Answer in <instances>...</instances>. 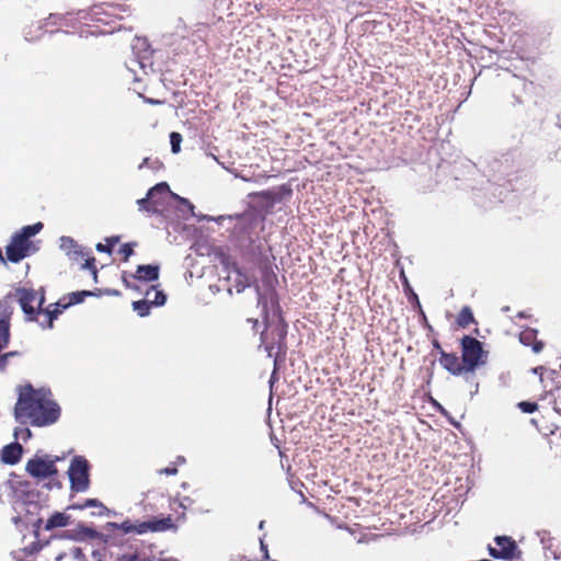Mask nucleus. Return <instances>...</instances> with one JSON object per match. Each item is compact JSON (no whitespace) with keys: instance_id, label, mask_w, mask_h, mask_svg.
I'll use <instances>...</instances> for the list:
<instances>
[{"instance_id":"2","label":"nucleus","mask_w":561,"mask_h":561,"mask_svg":"<svg viewBox=\"0 0 561 561\" xmlns=\"http://www.w3.org/2000/svg\"><path fill=\"white\" fill-rule=\"evenodd\" d=\"M167 194H170L179 203L185 205L191 211L192 216H195L194 205L187 198L181 197L180 195L171 192L169 185L165 182L158 183L151 190H149L146 198L138 199L137 203L139 208L141 210L152 213L157 211L158 207L163 203L162 196H165Z\"/></svg>"},{"instance_id":"34","label":"nucleus","mask_w":561,"mask_h":561,"mask_svg":"<svg viewBox=\"0 0 561 561\" xmlns=\"http://www.w3.org/2000/svg\"><path fill=\"white\" fill-rule=\"evenodd\" d=\"M186 501H188V497H184L183 502H181V506H182L183 508H185V507H186Z\"/></svg>"},{"instance_id":"4","label":"nucleus","mask_w":561,"mask_h":561,"mask_svg":"<svg viewBox=\"0 0 561 561\" xmlns=\"http://www.w3.org/2000/svg\"><path fill=\"white\" fill-rule=\"evenodd\" d=\"M59 460L58 457L53 459L48 455H35L26 462L25 469L30 476L35 479H54L57 474L55 462Z\"/></svg>"},{"instance_id":"19","label":"nucleus","mask_w":561,"mask_h":561,"mask_svg":"<svg viewBox=\"0 0 561 561\" xmlns=\"http://www.w3.org/2000/svg\"><path fill=\"white\" fill-rule=\"evenodd\" d=\"M150 304L147 301V299L145 300H139V301H135L133 304V307H134V310L140 316V317H145L149 313L150 311Z\"/></svg>"},{"instance_id":"27","label":"nucleus","mask_w":561,"mask_h":561,"mask_svg":"<svg viewBox=\"0 0 561 561\" xmlns=\"http://www.w3.org/2000/svg\"><path fill=\"white\" fill-rule=\"evenodd\" d=\"M519 408L526 413H533L536 410L537 404L530 402H520Z\"/></svg>"},{"instance_id":"30","label":"nucleus","mask_w":561,"mask_h":561,"mask_svg":"<svg viewBox=\"0 0 561 561\" xmlns=\"http://www.w3.org/2000/svg\"><path fill=\"white\" fill-rule=\"evenodd\" d=\"M176 472V468H164L159 471L160 474H175Z\"/></svg>"},{"instance_id":"10","label":"nucleus","mask_w":561,"mask_h":561,"mask_svg":"<svg viewBox=\"0 0 561 561\" xmlns=\"http://www.w3.org/2000/svg\"><path fill=\"white\" fill-rule=\"evenodd\" d=\"M22 455V447L20 444H10L2 449L1 459L5 463H16Z\"/></svg>"},{"instance_id":"8","label":"nucleus","mask_w":561,"mask_h":561,"mask_svg":"<svg viewBox=\"0 0 561 561\" xmlns=\"http://www.w3.org/2000/svg\"><path fill=\"white\" fill-rule=\"evenodd\" d=\"M517 547L508 537H496L495 546L489 548L490 554L496 559H513Z\"/></svg>"},{"instance_id":"24","label":"nucleus","mask_w":561,"mask_h":561,"mask_svg":"<svg viewBox=\"0 0 561 561\" xmlns=\"http://www.w3.org/2000/svg\"><path fill=\"white\" fill-rule=\"evenodd\" d=\"M61 312V310L58 308V305L55 307L54 310H48L46 312V317L48 318V327H53V320L57 318L58 313Z\"/></svg>"},{"instance_id":"16","label":"nucleus","mask_w":561,"mask_h":561,"mask_svg":"<svg viewBox=\"0 0 561 561\" xmlns=\"http://www.w3.org/2000/svg\"><path fill=\"white\" fill-rule=\"evenodd\" d=\"M59 247L67 254L79 253L77 243L70 237H61L59 240Z\"/></svg>"},{"instance_id":"33","label":"nucleus","mask_w":561,"mask_h":561,"mask_svg":"<svg viewBox=\"0 0 561 561\" xmlns=\"http://www.w3.org/2000/svg\"><path fill=\"white\" fill-rule=\"evenodd\" d=\"M92 556H93V558L95 559V561H101V554H100V552H98V551H93V552H92Z\"/></svg>"},{"instance_id":"26","label":"nucleus","mask_w":561,"mask_h":561,"mask_svg":"<svg viewBox=\"0 0 561 561\" xmlns=\"http://www.w3.org/2000/svg\"><path fill=\"white\" fill-rule=\"evenodd\" d=\"M91 293L90 291H81V293H73L71 295V300H70V304H79L82 301V298L84 296H90Z\"/></svg>"},{"instance_id":"15","label":"nucleus","mask_w":561,"mask_h":561,"mask_svg":"<svg viewBox=\"0 0 561 561\" xmlns=\"http://www.w3.org/2000/svg\"><path fill=\"white\" fill-rule=\"evenodd\" d=\"M69 522V516L65 513H55L53 514L47 523H46V529H53L57 527H64L67 526Z\"/></svg>"},{"instance_id":"11","label":"nucleus","mask_w":561,"mask_h":561,"mask_svg":"<svg viewBox=\"0 0 561 561\" xmlns=\"http://www.w3.org/2000/svg\"><path fill=\"white\" fill-rule=\"evenodd\" d=\"M134 277L145 282L156 280L159 277V266L139 265Z\"/></svg>"},{"instance_id":"35","label":"nucleus","mask_w":561,"mask_h":561,"mask_svg":"<svg viewBox=\"0 0 561 561\" xmlns=\"http://www.w3.org/2000/svg\"><path fill=\"white\" fill-rule=\"evenodd\" d=\"M259 528H260V529H263V528H264V522H263V520L260 523Z\"/></svg>"},{"instance_id":"32","label":"nucleus","mask_w":561,"mask_h":561,"mask_svg":"<svg viewBox=\"0 0 561 561\" xmlns=\"http://www.w3.org/2000/svg\"><path fill=\"white\" fill-rule=\"evenodd\" d=\"M261 549L264 551L265 553V558H268V552H267V549H266V546L264 545L263 540L261 539Z\"/></svg>"},{"instance_id":"22","label":"nucleus","mask_w":561,"mask_h":561,"mask_svg":"<svg viewBox=\"0 0 561 561\" xmlns=\"http://www.w3.org/2000/svg\"><path fill=\"white\" fill-rule=\"evenodd\" d=\"M82 507H96L99 508L98 515H103L106 511V507L95 499L87 500Z\"/></svg>"},{"instance_id":"9","label":"nucleus","mask_w":561,"mask_h":561,"mask_svg":"<svg viewBox=\"0 0 561 561\" xmlns=\"http://www.w3.org/2000/svg\"><path fill=\"white\" fill-rule=\"evenodd\" d=\"M169 529H176L171 517L139 523V534L148 531H164Z\"/></svg>"},{"instance_id":"7","label":"nucleus","mask_w":561,"mask_h":561,"mask_svg":"<svg viewBox=\"0 0 561 561\" xmlns=\"http://www.w3.org/2000/svg\"><path fill=\"white\" fill-rule=\"evenodd\" d=\"M16 295L23 311L27 316L34 314L35 310L44 302V297L38 296V294L33 289L22 288L18 290Z\"/></svg>"},{"instance_id":"29","label":"nucleus","mask_w":561,"mask_h":561,"mask_svg":"<svg viewBox=\"0 0 561 561\" xmlns=\"http://www.w3.org/2000/svg\"><path fill=\"white\" fill-rule=\"evenodd\" d=\"M93 264H94V259L87 260V262L84 264V267L91 268L92 273H93V276L96 277V270H95Z\"/></svg>"},{"instance_id":"25","label":"nucleus","mask_w":561,"mask_h":561,"mask_svg":"<svg viewBox=\"0 0 561 561\" xmlns=\"http://www.w3.org/2000/svg\"><path fill=\"white\" fill-rule=\"evenodd\" d=\"M535 332L534 331H524L520 333L519 340L523 344L528 345L534 337Z\"/></svg>"},{"instance_id":"31","label":"nucleus","mask_w":561,"mask_h":561,"mask_svg":"<svg viewBox=\"0 0 561 561\" xmlns=\"http://www.w3.org/2000/svg\"><path fill=\"white\" fill-rule=\"evenodd\" d=\"M542 347H543L542 343L538 342V343L534 344L533 350L535 353H539L542 350Z\"/></svg>"},{"instance_id":"14","label":"nucleus","mask_w":561,"mask_h":561,"mask_svg":"<svg viewBox=\"0 0 561 561\" xmlns=\"http://www.w3.org/2000/svg\"><path fill=\"white\" fill-rule=\"evenodd\" d=\"M146 299L152 306H162L165 302V295L163 291L158 290L154 286H152L149 290L146 291Z\"/></svg>"},{"instance_id":"1","label":"nucleus","mask_w":561,"mask_h":561,"mask_svg":"<svg viewBox=\"0 0 561 561\" xmlns=\"http://www.w3.org/2000/svg\"><path fill=\"white\" fill-rule=\"evenodd\" d=\"M60 409L46 389H34L31 385L19 387V398L14 408V416L22 424L46 426L55 423Z\"/></svg>"},{"instance_id":"13","label":"nucleus","mask_w":561,"mask_h":561,"mask_svg":"<svg viewBox=\"0 0 561 561\" xmlns=\"http://www.w3.org/2000/svg\"><path fill=\"white\" fill-rule=\"evenodd\" d=\"M56 561H85L83 548L71 546L67 551L58 554Z\"/></svg>"},{"instance_id":"6","label":"nucleus","mask_w":561,"mask_h":561,"mask_svg":"<svg viewBox=\"0 0 561 561\" xmlns=\"http://www.w3.org/2000/svg\"><path fill=\"white\" fill-rule=\"evenodd\" d=\"M483 350L481 343L471 336L462 339V360L467 370L472 371L481 362Z\"/></svg>"},{"instance_id":"17","label":"nucleus","mask_w":561,"mask_h":561,"mask_svg":"<svg viewBox=\"0 0 561 561\" xmlns=\"http://www.w3.org/2000/svg\"><path fill=\"white\" fill-rule=\"evenodd\" d=\"M111 526L113 528L122 530L125 534H129V533H137V534H139V524L135 525V524H133L129 520H125L122 524L113 523V524H111Z\"/></svg>"},{"instance_id":"23","label":"nucleus","mask_w":561,"mask_h":561,"mask_svg":"<svg viewBox=\"0 0 561 561\" xmlns=\"http://www.w3.org/2000/svg\"><path fill=\"white\" fill-rule=\"evenodd\" d=\"M14 435L16 438H21L23 440H26L31 437V431L26 427L23 428H16L14 432Z\"/></svg>"},{"instance_id":"28","label":"nucleus","mask_w":561,"mask_h":561,"mask_svg":"<svg viewBox=\"0 0 561 561\" xmlns=\"http://www.w3.org/2000/svg\"><path fill=\"white\" fill-rule=\"evenodd\" d=\"M121 252L125 255V260H127L133 254V249L129 244H124Z\"/></svg>"},{"instance_id":"12","label":"nucleus","mask_w":561,"mask_h":561,"mask_svg":"<svg viewBox=\"0 0 561 561\" xmlns=\"http://www.w3.org/2000/svg\"><path fill=\"white\" fill-rule=\"evenodd\" d=\"M440 364L454 375H459L465 368L461 366L459 358L454 354H443Z\"/></svg>"},{"instance_id":"21","label":"nucleus","mask_w":561,"mask_h":561,"mask_svg":"<svg viewBox=\"0 0 561 561\" xmlns=\"http://www.w3.org/2000/svg\"><path fill=\"white\" fill-rule=\"evenodd\" d=\"M116 242H118V237H112V238H107L106 239V243L103 244V243H98L96 244V250L99 252H106V253H111V247L113 244H115Z\"/></svg>"},{"instance_id":"36","label":"nucleus","mask_w":561,"mask_h":561,"mask_svg":"<svg viewBox=\"0 0 561 561\" xmlns=\"http://www.w3.org/2000/svg\"><path fill=\"white\" fill-rule=\"evenodd\" d=\"M135 559H136V557H131V558H130V561H134Z\"/></svg>"},{"instance_id":"20","label":"nucleus","mask_w":561,"mask_h":561,"mask_svg":"<svg viewBox=\"0 0 561 561\" xmlns=\"http://www.w3.org/2000/svg\"><path fill=\"white\" fill-rule=\"evenodd\" d=\"M171 149L173 153H178L181 150L182 136L179 133H171L170 135Z\"/></svg>"},{"instance_id":"5","label":"nucleus","mask_w":561,"mask_h":561,"mask_svg":"<svg viewBox=\"0 0 561 561\" xmlns=\"http://www.w3.org/2000/svg\"><path fill=\"white\" fill-rule=\"evenodd\" d=\"M71 489L83 492L89 488V463L82 456H76L68 470Z\"/></svg>"},{"instance_id":"18","label":"nucleus","mask_w":561,"mask_h":561,"mask_svg":"<svg viewBox=\"0 0 561 561\" xmlns=\"http://www.w3.org/2000/svg\"><path fill=\"white\" fill-rule=\"evenodd\" d=\"M457 321L460 327H467L471 322H473V316L469 307H465L461 309Z\"/></svg>"},{"instance_id":"3","label":"nucleus","mask_w":561,"mask_h":561,"mask_svg":"<svg viewBox=\"0 0 561 561\" xmlns=\"http://www.w3.org/2000/svg\"><path fill=\"white\" fill-rule=\"evenodd\" d=\"M42 228L43 224L36 222L24 227L20 233H16L7 247L8 259L15 263L24 259L31 249L30 238L38 233Z\"/></svg>"}]
</instances>
